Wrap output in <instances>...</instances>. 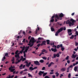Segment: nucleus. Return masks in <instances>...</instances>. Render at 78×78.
<instances>
[{"mask_svg": "<svg viewBox=\"0 0 78 78\" xmlns=\"http://www.w3.org/2000/svg\"><path fill=\"white\" fill-rule=\"evenodd\" d=\"M35 42V40H34V37H32L29 42V44H28L27 45H29L30 47H33V45H34V43Z\"/></svg>", "mask_w": 78, "mask_h": 78, "instance_id": "1", "label": "nucleus"}, {"mask_svg": "<svg viewBox=\"0 0 78 78\" xmlns=\"http://www.w3.org/2000/svg\"><path fill=\"white\" fill-rule=\"evenodd\" d=\"M42 74H43V76H45L47 74V73H44V71H40L39 72V75L41 76Z\"/></svg>", "mask_w": 78, "mask_h": 78, "instance_id": "2", "label": "nucleus"}, {"mask_svg": "<svg viewBox=\"0 0 78 78\" xmlns=\"http://www.w3.org/2000/svg\"><path fill=\"white\" fill-rule=\"evenodd\" d=\"M63 30V29L62 28H60V29H59L58 31L55 34V35L56 36H57L58 35V33H59L61 31H62V30Z\"/></svg>", "mask_w": 78, "mask_h": 78, "instance_id": "3", "label": "nucleus"}, {"mask_svg": "<svg viewBox=\"0 0 78 78\" xmlns=\"http://www.w3.org/2000/svg\"><path fill=\"white\" fill-rule=\"evenodd\" d=\"M52 47H55V48L53 49V48H51V50L52 51H54V52H56L57 51V50H56V46L55 45H53Z\"/></svg>", "mask_w": 78, "mask_h": 78, "instance_id": "4", "label": "nucleus"}, {"mask_svg": "<svg viewBox=\"0 0 78 78\" xmlns=\"http://www.w3.org/2000/svg\"><path fill=\"white\" fill-rule=\"evenodd\" d=\"M68 32V34L69 36H70L71 35H72V30L71 29H68L67 30Z\"/></svg>", "mask_w": 78, "mask_h": 78, "instance_id": "5", "label": "nucleus"}, {"mask_svg": "<svg viewBox=\"0 0 78 78\" xmlns=\"http://www.w3.org/2000/svg\"><path fill=\"white\" fill-rule=\"evenodd\" d=\"M54 64V62H51V63L48 66V67H51V65H53Z\"/></svg>", "mask_w": 78, "mask_h": 78, "instance_id": "6", "label": "nucleus"}, {"mask_svg": "<svg viewBox=\"0 0 78 78\" xmlns=\"http://www.w3.org/2000/svg\"><path fill=\"white\" fill-rule=\"evenodd\" d=\"M9 70H10L11 72H13L15 71V69H12L11 68H9Z\"/></svg>", "mask_w": 78, "mask_h": 78, "instance_id": "7", "label": "nucleus"}, {"mask_svg": "<svg viewBox=\"0 0 78 78\" xmlns=\"http://www.w3.org/2000/svg\"><path fill=\"white\" fill-rule=\"evenodd\" d=\"M66 24H69V26H71V25H72V23L70 22L69 20H68L66 22Z\"/></svg>", "mask_w": 78, "mask_h": 78, "instance_id": "8", "label": "nucleus"}, {"mask_svg": "<svg viewBox=\"0 0 78 78\" xmlns=\"http://www.w3.org/2000/svg\"><path fill=\"white\" fill-rule=\"evenodd\" d=\"M55 22H57V21H58V20H57V19H59V17L58 16V15H55Z\"/></svg>", "mask_w": 78, "mask_h": 78, "instance_id": "9", "label": "nucleus"}, {"mask_svg": "<svg viewBox=\"0 0 78 78\" xmlns=\"http://www.w3.org/2000/svg\"><path fill=\"white\" fill-rule=\"evenodd\" d=\"M78 56V55L76 54L74 55V54H73L72 55V56L71 57H72V58L75 59V58H76V56Z\"/></svg>", "mask_w": 78, "mask_h": 78, "instance_id": "10", "label": "nucleus"}, {"mask_svg": "<svg viewBox=\"0 0 78 78\" xmlns=\"http://www.w3.org/2000/svg\"><path fill=\"white\" fill-rule=\"evenodd\" d=\"M76 30H77V29H76V28L75 29H74L75 31H76L75 34H76V35H74V36H75V37H76V36H78V31H76Z\"/></svg>", "mask_w": 78, "mask_h": 78, "instance_id": "11", "label": "nucleus"}, {"mask_svg": "<svg viewBox=\"0 0 78 78\" xmlns=\"http://www.w3.org/2000/svg\"><path fill=\"white\" fill-rule=\"evenodd\" d=\"M66 68H63L60 69V71L61 72H64V71H66Z\"/></svg>", "mask_w": 78, "mask_h": 78, "instance_id": "12", "label": "nucleus"}, {"mask_svg": "<svg viewBox=\"0 0 78 78\" xmlns=\"http://www.w3.org/2000/svg\"><path fill=\"white\" fill-rule=\"evenodd\" d=\"M59 17H62L64 16V15L62 13L58 14Z\"/></svg>", "mask_w": 78, "mask_h": 78, "instance_id": "13", "label": "nucleus"}, {"mask_svg": "<svg viewBox=\"0 0 78 78\" xmlns=\"http://www.w3.org/2000/svg\"><path fill=\"white\" fill-rule=\"evenodd\" d=\"M39 31V27H37V29H36V30L35 31V34H37V31Z\"/></svg>", "mask_w": 78, "mask_h": 78, "instance_id": "14", "label": "nucleus"}, {"mask_svg": "<svg viewBox=\"0 0 78 78\" xmlns=\"http://www.w3.org/2000/svg\"><path fill=\"white\" fill-rule=\"evenodd\" d=\"M31 64V62H29V63H27V64H26V66H27V67H29L30 66Z\"/></svg>", "mask_w": 78, "mask_h": 78, "instance_id": "15", "label": "nucleus"}, {"mask_svg": "<svg viewBox=\"0 0 78 78\" xmlns=\"http://www.w3.org/2000/svg\"><path fill=\"white\" fill-rule=\"evenodd\" d=\"M34 63L35 65H38L39 64V62L38 61H35L34 62Z\"/></svg>", "mask_w": 78, "mask_h": 78, "instance_id": "16", "label": "nucleus"}, {"mask_svg": "<svg viewBox=\"0 0 78 78\" xmlns=\"http://www.w3.org/2000/svg\"><path fill=\"white\" fill-rule=\"evenodd\" d=\"M15 57L16 58H20V56L17 54L15 55Z\"/></svg>", "mask_w": 78, "mask_h": 78, "instance_id": "17", "label": "nucleus"}, {"mask_svg": "<svg viewBox=\"0 0 78 78\" xmlns=\"http://www.w3.org/2000/svg\"><path fill=\"white\" fill-rule=\"evenodd\" d=\"M45 43H46V41H43L42 43L41 44V45H46V44H45Z\"/></svg>", "mask_w": 78, "mask_h": 78, "instance_id": "18", "label": "nucleus"}, {"mask_svg": "<svg viewBox=\"0 0 78 78\" xmlns=\"http://www.w3.org/2000/svg\"><path fill=\"white\" fill-rule=\"evenodd\" d=\"M70 21L72 22L73 23H74V22H75L76 21H75L74 20H73V19H71L70 20Z\"/></svg>", "mask_w": 78, "mask_h": 78, "instance_id": "19", "label": "nucleus"}, {"mask_svg": "<svg viewBox=\"0 0 78 78\" xmlns=\"http://www.w3.org/2000/svg\"><path fill=\"white\" fill-rule=\"evenodd\" d=\"M22 61V60H20H20H18V62H15V64H18V63H19V62H20V61Z\"/></svg>", "mask_w": 78, "mask_h": 78, "instance_id": "20", "label": "nucleus"}, {"mask_svg": "<svg viewBox=\"0 0 78 78\" xmlns=\"http://www.w3.org/2000/svg\"><path fill=\"white\" fill-rule=\"evenodd\" d=\"M30 70H34V68L30 66L29 68Z\"/></svg>", "mask_w": 78, "mask_h": 78, "instance_id": "21", "label": "nucleus"}, {"mask_svg": "<svg viewBox=\"0 0 78 78\" xmlns=\"http://www.w3.org/2000/svg\"><path fill=\"white\" fill-rule=\"evenodd\" d=\"M28 77H31V78H33V76L31 75L30 74V73H28Z\"/></svg>", "mask_w": 78, "mask_h": 78, "instance_id": "22", "label": "nucleus"}, {"mask_svg": "<svg viewBox=\"0 0 78 78\" xmlns=\"http://www.w3.org/2000/svg\"><path fill=\"white\" fill-rule=\"evenodd\" d=\"M77 69H78V67H74V70L75 71V72H76Z\"/></svg>", "mask_w": 78, "mask_h": 78, "instance_id": "23", "label": "nucleus"}, {"mask_svg": "<svg viewBox=\"0 0 78 78\" xmlns=\"http://www.w3.org/2000/svg\"><path fill=\"white\" fill-rule=\"evenodd\" d=\"M55 74L56 75V76H59V73H58V72H57L55 73Z\"/></svg>", "mask_w": 78, "mask_h": 78, "instance_id": "24", "label": "nucleus"}, {"mask_svg": "<svg viewBox=\"0 0 78 78\" xmlns=\"http://www.w3.org/2000/svg\"><path fill=\"white\" fill-rule=\"evenodd\" d=\"M54 57H52V59H53V58H55L56 56V55L55 54H54L53 55Z\"/></svg>", "mask_w": 78, "mask_h": 78, "instance_id": "25", "label": "nucleus"}, {"mask_svg": "<svg viewBox=\"0 0 78 78\" xmlns=\"http://www.w3.org/2000/svg\"><path fill=\"white\" fill-rule=\"evenodd\" d=\"M23 66V64H21L20 66H19L20 69H22V67Z\"/></svg>", "mask_w": 78, "mask_h": 78, "instance_id": "26", "label": "nucleus"}, {"mask_svg": "<svg viewBox=\"0 0 78 78\" xmlns=\"http://www.w3.org/2000/svg\"><path fill=\"white\" fill-rule=\"evenodd\" d=\"M25 46H24L23 47L22 49L21 50H22V51H23V50H25Z\"/></svg>", "mask_w": 78, "mask_h": 78, "instance_id": "27", "label": "nucleus"}, {"mask_svg": "<svg viewBox=\"0 0 78 78\" xmlns=\"http://www.w3.org/2000/svg\"><path fill=\"white\" fill-rule=\"evenodd\" d=\"M51 31H55V29L52 27H51Z\"/></svg>", "mask_w": 78, "mask_h": 78, "instance_id": "28", "label": "nucleus"}, {"mask_svg": "<svg viewBox=\"0 0 78 78\" xmlns=\"http://www.w3.org/2000/svg\"><path fill=\"white\" fill-rule=\"evenodd\" d=\"M46 41L47 42V44H50V40H47Z\"/></svg>", "mask_w": 78, "mask_h": 78, "instance_id": "29", "label": "nucleus"}, {"mask_svg": "<svg viewBox=\"0 0 78 78\" xmlns=\"http://www.w3.org/2000/svg\"><path fill=\"white\" fill-rule=\"evenodd\" d=\"M6 59V57L5 56H4L3 58L2 59V61H4V60Z\"/></svg>", "mask_w": 78, "mask_h": 78, "instance_id": "30", "label": "nucleus"}, {"mask_svg": "<svg viewBox=\"0 0 78 78\" xmlns=\"http://www.w3.org/2000/svg\"><path fill=\"white\" fill-rule=\"evenodd\" d=\"M54 22V19L51 18L50 20V22Z\"/></svg>", "mask_w": 78, "mask_h": 78, "instance_id": "31", "label": "nucleus"}, {"mask_svg": "<svg viewBox=\"0 0 78 78\" xmlns=\"http://www.w3.org/2000/svg\"><path fill=\"white\" fill-rule=\"evenodd\" d=\"M29 48H30V46H28L27 47H26L25 48V49H26V50H28Z\"/></svg>", "mask_w": 78, "mask_h": 78, "instance_id": "32", "label": "nucleus"}, {"mask_svg": "<svg viewBox=\"0 0 78 78\" xmlns=\"http://www.w3.org/2000/svg\"><path fill=\"white\" fill-rule=\"evenodd\" d=\"M27 51H28V50H27V49H25V51H24L23 52V53H27Z\"/></svg>", "mask_w": 78, "mask_h": 78, "instance_id": "33", "label": "nucleus"}, {"mask_svg": "<svg viewBox=\"0 0 78 78\" xmlns=\"http://www.w3.org/2000/svg\"><path fill=\"white\" fill-rule=\"evenodd\" d=\"M19 52V50H17L15 52V55H17L18 53Z\"/></svg>", "mask_w": 78, "mask_h": 78, "instance_id": "34", "label": "nucleus"}, {"mask_svg": "<svg viewBox=\"0 0 78 78\" xmlns=\"http://www.w3.org/2000/svg\"><path fill=\"white\" fill-rule=\"evenodd\" d=\"M40 62H41V63H43V62H44V60H41L40 61Z\"/></svg>", "mask_w": 78, "mask_h": 78, "instance_id": "35", "label": "nucleus"}, {"mask_svg": "<svg viewBox=\"0 0 78 78\" xmlns=\"http://www.w3.org/2000/svg\"><path fill=\"white\" fill-rule=\"evenodd\" d=\"M42 58L43 59H44V60H46V59H47V57H42Z\"/></svg>", "mask_w": 78, "mask_h": 78, "instance_id": "36", "label": "nucleus"}, {"mask_svg": "<svg viewBox=\"0 0 78 78\" xmlns=\"http://www.w3.org/2000/svg\"><path fill=\"white\" fill-rule=\"evenodd\" d=\"M8 56V53H6L5 54V56Z\"/></svg>", "mask_w": 78, "mask_h": 78, "instance_id": "37", "label": "nucleus"}, {"mask_svg": "<svg viewBox=\"0 0 78 78\" xmlns=\"http://www.w3.org/2000/svg\"><path fill=\"white\" fill-rule=\"evenodd\" d=\"M25 60H26V58H23L22 60V61L23 62V61H24Z\"/></svg>", "mask_w": 78, "mask_h": 78, "instance_id": "38", "label": "nucleus"}, {"mask_svg": "<svg viewBox=\"0 0 78 78\" xmlns=\"http://www.w3.org/2000/svg\"><path fill=\"white\" fill-rule=\"evenodd\" d=\"M23 72H27V71H28V69H25L24 70H23Z\"/></svg>", "mask_w": 78, "mask_h": 78, "instance_id": "39", "label": "nucleus"}, {"mask_svg": "<svg viewBox=\"0 0 78 78\" xmlns=\"http://www.w3.org/2000/svg\"><path fill=\"white\" fill-rule=\"evenodd\" d=\"M44 55V53H43V52H41V54L39 55V56H41V55Z\"/></svg>", "mask_w": 78, "mask_h": 78, "instance_id": "40", "label": "nucleus"}, {"mask_svg": "<svg viewBox=\"0 0 78 78\" xmlns=\"http://www.w3.org/2000/svg\"><path fill=\"white\" fill-rule=\"evenodd\" d=\"M56 56L57 57H59V53L57 54L56 55Z\"/></svg>", "mask_w": 78, "mask_h": 78, "instance_id": "41", "label": "nucleus"}, {"mask_svg": "<svg viewBox=\"0 0 78 78\" xmlns=\"http://www.w3.org/2000/svg\"><path fill=\"white\" fill-rule=\"evenodd\" d=\"M23 58V56H21V58L20 59V60L22 61Z\"/></svg>", "mask_w": 78, "mask_h": 78, "instance_id": "42", "label": "nucleus"}, {"mask_svg": "<svg viewBox=\"0 0 78 78\" xmlns=\"http://www.w3.org/2000/svg\"><path fill=\"white\" fill-rule=\"evenodd\" d=\"M20 53L21 54H22L23 52V51H22L21 50V51H20Z\"/></svg>", "mask_w": 78, "mask_h": 78, "instance_id": "43", "label": "nucleus"}, {"mask_svg": "<svg viewBox=\"0 0 78 78\" xmlns=\"http://www.w3.org/2000/svg\"><path fill=\"white\" fill-rule=\"evenodd\" d=\"M74 37V36L73 35H72L71 37H70V39H73Z\"/></svg>", "mask_w": 78, "mask_h": 78, "instance_id": "44", "label": "nucleus"}, {"mask_svg": "<svg viewBox=\"0 0 78 78\" xmlns=\"http://www.w3.org/2000/svg\"><path fill=\"white\" fill-rule=\"evenodd\" d=\"M69 56H67L66 58V60H69Z\"/></svg>", "mask_w": 78, "mask_h": 78, "instance_id": "45", "label": "nucleus"}, {"mask_svg": "<svg viewBox=\"0 0 78 78\" xmlns=\"http://www.w3.org/2000/svg\"><path fill=\"white\" fill-rule=\"evenodd\" d=\"M45 67H44L42 68V70H45Z\"/></svg>", "mask_w": 78, "mask_h": 78, "instance_id": "46", "label": "nucleus"}, {"mask_svg": "<svg viewBox=\"0 0 78 78\" xmlns=\"http://www.w3.org/2000/svg\"><path fill=\"white\" fill-rule=\"evenodd\" d=\"M9 68H11V69H13V68H15V66H11L10 67H9Z\"/></svg>", "mask_w": 78, "mask_h": 78, "instance_id": "47", "label": "nucleus"}, {"mask_svg": "<svg viewBox=\"0 0 78 78\" xmlns=\"http://www.w3.org/2000/svg\"><path fill=\"white\" fill-rule=\"evenodd\" d=\"M71 76V74L70 73H69L68 75V78H70V76Z\"/></svg>", "mask_w": 78, "mask_h": 78, "instance_id": "48", "label": "nucleus"}, {"mask_svg": "<svg viewBox=\"0 0 78 78\" xmlns=\"http://www.w3.org/2000/svg\"><path fill=\"white\" fill-rule=\"evenodd\" d=\"M50 45H54V43H50Z\"/></svg>", "mask_w": 78, "mask_h": 78, "instance_id": "49", "label": "nucleus"}, {"mask_svg": "<svg viewBox=\"0 0 78 78\" xmlns=\"http://www.w3.org/2000/svg\"><path fill=\"white\" fill-rule=\"evenodd\" d=\"M61 49V50H62V51H64V48L63 47H62V48Z\"/></svg>", "mask_w": 78, "mask_h": 78, "instance_id": "50", "label": "nucleus"}, {"mask_svg": "<svg viewBox=\"0 0 78 78\" xmlns=\"http://www.w3.org/2000/svg\"><path fill=\"white\" fill-rule=\"evenodd\" d=\"M14 76V75H12V76H11V75H10V78H12Z\"/></svg>", "mask_w": 78, "mask_h": 78, "instance_id": "51", "label": "nucleus"}, {"mask_svg": "<svg viewBox=\"0 0 78 78\" xmlns=\"http://www.w3.org/2000/svg\"><path fill=\"white\" fill-rule=\"evenodd\" d=\"M60 75H61V76H60V78H62V76H63V75L62 74H61Z\"/></svg>", "mask_w": 78, "mask_h": 78, "instance_id": "52", "label": "nucleus"}, {"mask_svg": "<svg viewBox=\"0 0 78 78\" xmlns=\"http://www.w3.org/2000/svg\"><path fill=\"white\" fill-rule=\"evenodd\" d=\"M41 51L42 52H44V51H45V49H43Z\"/></svg>", "mask_w": 78, "mask_h": 78, "instance_id": "53", "label": "nucleus"}, {"mask_svg": "<svg viewBox=\"0 0 78 78\" xmlns=\"http://www.w3.org/2000/svg\"><path fill=\"white\" fill-rule=\"evenodd\" d=\"M44 78H50V77H48V76H46Z\"/></svg>", "mask_w": 78, "mask_h": 78, "instance_id": "54", "label": "nucleus"}, {"mask_svg": "<svg viewBox=\"0 0 78 78\" xmlns=\"http://www.w3.org/2000/svg\"><path fill=\"white\" fill-rule=\"evenodd\" d=\"M75 44H76V46H77V45H78V43L77 42H76Z\"/></svg>", "mask_w": 78, "mask_h": 78, "instance_id": "55", "label": "nucleus"}, {"mask_svg": "<svg viewBox=\"0 0 78 78\" xmlns=\"http://www.w3.org/2000/svg\"><path fill=\"white\" fill-rule=\"evenodd\" d=\"M24 53V57H26V54L25 53Z\"/></svg>", "mask_w": 78, "mask_h": 78, "instance_id": "56", "label": "nucleus"}, {"mask_svg": "<svg viewBox=\"0 0 78 78\" xmlns=\"http://www.w3.org/2000/svg\"><path fill=\"white\" fill-rule=\"evenodd\" d=\"M74 50H75V51H77V50H78V49L75 48L74 49Z\"/></svg>", "mask_w": 78, "mask_h": 78, "instance_id": "57", "label": "nucleus"}, {"mask_svg": "<svg viewBox=\"0 0 78 78\" xmlns=\"http://www.w3.org/2000/svg\"><path fill=\"white\" fill-rule=\"evenodd\" d=\"M67 62L68 64H70V61L69 60L67 61Z\"/></svg>", "mask_w": 78, "mask_h": 78, "instance_id": "58", "label": "nucleus"}, {"mask_svg": "<svg viewBox=\"0 0 78 78\" xmlns=\"http://www.w3.org/2000/svg\"><path fill=\"white\" fill-rule=\"evenodd\" d=\"M15 72H16L15 73L16 74H18V73H19V71H16Z\"/></svg>", "mask_w": 78, "mask_h": 78, "instance_id": "59", "label": "nucleus"}, {"mask_svg": "<svg viewBox=\"0 0 78 78\" xmlns=\"http://www.w3.org/2000/svg\"><path fill=\"white\" fill-rule=\"evenodd\" d=\"M23 34H25L26 33H25V32L24 31H23Z\"/></svg>", "mask_w": 78, "mask_h": 78, "instance_id": "60", "label": "nucleus"}, {"mask_svg": "<svg viewBox=\"0 0 78 78\" xmlns=\"http://www.w3.org/2000/svg\"><path fill=\"white\" fill-rule=\"evenodd\" d=\"M22 42H25V39H23V41H22Z\"/></svg>", "mask_w": 78, "mask_h": 78, "instance_id": "61", "label": "nucleus"}, {"mask_svg": "<svg viewBox=\"0 0 78 78\" xmlns=\"http://www.w3.org/2000/svg\"><path fill=\"white\" fill-rule=\"evenodd\" d=\"M59 47H60V46H59V45L57 46V48H59Z\"/></svg>", "mask_w": 78, "mask_h": 78, "instance_id": "62", "label": "nucleus"}, {"mask_svg": "<svg viewBox=\"0 0 78 78\" xmlns=\"http://www.w3.org/2000/svg\"><path fill=\"white\" fill-rule=\"evenodd\" d=\"M6 78H10V75H9V77L7 76Z\"/></svg>", "mask_w": 78, "mask_h": 78, "instance_id": "63", "label": "nucleus"}, {"mask_svg": "<svg viewBox=\"0 0 78 78\" xmlns=\"http://www.w3.org/2000/svg\"><path fill=\"white\" fill-rule=\"evenodd\" d=\"M52 78H55V75H53L52 76Z\"/></svg>", "mask_w": 78, "mask_h": 78, "instance_id": "64", "label": "nucleus"}]
</instances>
